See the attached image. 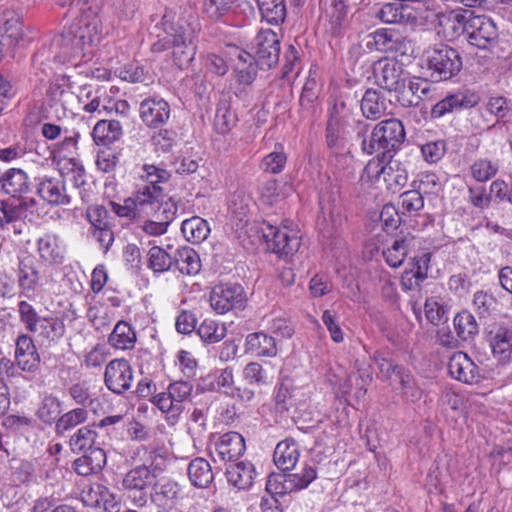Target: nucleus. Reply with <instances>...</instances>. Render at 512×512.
Listing matches in <instances>:
<instances>
[{"label": "nucleus", "instance_id": "13", "mask_svg": "<svg viewBox=\"0 0 512 512\" xmlns=\"http://www.w3.org/2000/svg\"><path fill=\"white\" fill-rule=\"evenodd\" d=\"M306 400L303 389L294 386L289 379L283 380L275 388L274 405L279 413L292 412L296 415L305 406Z\"/></svg>", "mask_w": 512, "mask_h": 512}, {"label": "nucleus", "instance_id": "18", "mask_svg": "<svg viewBox=\"0 0 512 512\" xmlns=\"http://www.w3.org/2000/svg\"><path fill=\"white\" fill-rule=\"evenodd\" d=\"M141 120L150 128H157L167 122L170 117V106L162 98L149 97L140 103Z\"/></svg>", "mask_w": 512, "mask_h": 512}, {"label": "nucleus", "instance_id": "25", "mask_svg": "<svg viewBox=\"0 0 512 512\" xmlns=\"http://www.w3.org/2000/svg\"><path fill=\"white\" fill-rule=\"evenodd\" d=\"M416 243L417 239L409 233L394 239L392 244L383 251L386 263L392 268L400 267L415 248Z\"/></svg>", "mask_w": 512, "mask_h": 512}, {"label": "nucleus", "instance_id": "30", "mask_svg": "<svg viewBox=\"0 0 512 512\" xmlns=\"http://www.w3.org/2000/svg\"><path fill=\"white\" fill-rule=\"evenodd\" d=\"M430 92V84L428 81L421 78H414L409 81L408 86H404L398 94V101L403 107H416Z\"/></svg>", "mask_w": 512, "mask_h": 512}, {"label": "nucleus", "instance_id": "52", "mask_svg": "<svg viewBox=\"0 0 512 512\" xmlns=\"http://www.w3.org/2000/svg\"><path fill=\"white\" fill-rule=\"evenodd\" d=\"M61 403L57 397L53 395H46L36 412L37 417L46 424L53 423L58 419L61 412Z\"/></svg>", "mask_w": 512, "mask_h": 512}, {"label": "nucleus", "instance_id": "19", "mask_svg": "<svg viewBox=\"0 0 512 512\" xmlns=\"http://www.w3.org/2000/svg\"><path fill=\"white\" fill-rule=\"evenodd\" d=\"M30 190L29 177L20 168H0V194L20 199Z\"/></svg>", "mask_w": 512, "mask_h": 512}, {"label": "nucleus", "instance_id": "62", "mask_svg": "<svg viewBox=\"0 0 512 512\" xmlns=\"http://www.w3.org/2000/svg\"><path fill=\"white\" fill-rule=\"evenodd\" d=\"M18 313L20 321L24 324L28 332L36 330V325L43 318L38 315L35 308L25 300L18 303Z\"/></svg>", "mask_w": 512, "mask_h": 512}, {"label": "nucleus", "instance_id": "16", "mask_svg": "<svg viewBox=\"0 0 512 512\" xmlns=\"http://www.w3.org/2000/svg\"><path fill=\"white\" fill-rule=\"evenodd\" d=\"M365 170L369 175L373 173L376 178L382 175L389 188L393 186L403 187L408 180L406 170L401 168L400 163L393 160V158H386L384 162H382V159L370 161Z\"/></svg>", "mask_w": 512, "mask_h": 512}, {"label": "nucleus", "instance_id": "59", "mask_svg": "<svg viewBox=\"0 0 512 512\" xmlns=\"http://www.w3.org/2000/svg\"><path fill=\"white\" fill-rule=\"evenodd\" d=\"M401 386L402 397L409 402H416L422 396V390L415 383L413 376L407 370L406 372H401L400 379L398 380Z\"/></svg>", "mask_w": 512, "mask_h": 512}, {"label": "nucleus", "instance_id": "61", "mask_svg": "<svg viewBox=\"0 0 512 512\" xmlns=\"http://www.w3.org/2000/svg\"><path fill=\"white\" fill-rule=\"evenodd\" d=\"M177 204L171 197H165L156 204L152 214L155 219L164 221L168 225L174 220L177 214Z\"/></svg>", "mask_w": 512, "mask_h": 512}, {"label": "nucleus", "instance_id": "40", "mask_svg": "<svg viewBox=\"0 0 512 512\" xmlns=\"http://www.w3.org/2000/svg\"><path fill=\"white\" fill-rule=\"evenodd\" d=\"M174 263L181 274L196 275L201 270V260L197 252L190 247L176 250Z\"/></svg>", "mask_w": 512, "mask_h": 512}, {"label": "nucleus", "instance_id": "44", "mask_svg": "<svg viewBox=\"0 0 512 512\" xmlns=\"http://www.w3.org/2000/svg\"><path fill=\"white\" fill-rule=\"evenodd\" d=\"M153 492L150 494L151 500L159 506H165L176 500L180 493L179 485L172 480H163L154 482Z\"/></svg>", "mask_w": 512, "mask_h": 512}, {"label": "nucleus", "instance_id": "5", "mask_svg": "<svg viewBox=\"0 0 512 512\" xmlns=\"http://www.w3.org/2000/svg\"><path fill=\"white\" fill-rule=\"evenodd\" d=\"M93 41L90 34V24L80 20L65 29L60 35L53 38V47L60 50V57L64 60L81 54L84 46Z\"/></svg>", "mask_w": 512, "mask_h": 512}, {"label": "nucleus", "instance_id": "58", "mask_svg": "<svg viewBox=\"0 0 512 512\" xmlns=\"http://www.w3.org/2000/svg\"><path fill=\"white\" fill-rule=\"evenodd\" d=\"M498 171V165L488 159H478L470 166L472 177L478 182H486Z\"/></svg>", "mask_w": 512, "mask_h": 512}, {"label": "nucleus", "instance_id": "21", "mask_svg": "<svg viewBox=\"0 0 512 512\" xmlns=\"http://www.w3.org/2000/svg\"><path fill=\"white\" fill-rule=\"evenodd\" d=\"M227 482L239 489H249L257 476L255 466L249 461L230 463L225 469Z\"/></svg>", "mask_w": 512, "mask_h": 512}, {"label": "nucleus", "instance_id": "53", "mask_svg": "<svg viewBox=\"0 0 512 512\" xmlns=\"http://www.w3.org/2000/svg\"><path fill=\"white\" fill-rule=\"evenodd\" d=\"M395 33L387 29H378L368 35L366 46L370 50H377L389 53V48L393 47V37Z\"/></svg>", "mask_w": 512, "mask_h": 512}, {"label": "nucleus", "instance_id": "33", "mask_svg": "<svg viewBox=\"0 0 512 512\" xmlns=\"http://www.w3.org/2000/svg\"><path fill=\"white\" fill-rule=\"evenodd\" d=\"M187 474L191 484L197 488H207L214 480L210 463L202 457H196L190 461Z\"/></svg>", "mask_w": 512, "mask_h": 512}, {"label": "nucleus", "instance_id": "17", "mask_svg": "<svg viewBox=\"0 0 512 512\" xmlns=\"http://www.w3.org/2000/svg\"><path fill=\"white\" fill-rule=\"evenodd\" d=\"M478 101L476 94L459 91L438 101L431 109V116L432 118H440L449 113L469 109L477 105Z\"/></svg>", "mask_w": 512, "mask_h": 512}, {"label": "nucleus", "instance_id": "20", "mask_svg": "<svg viewBox=\"0 0 512 512\" xmlns=\"http://www.w3.org/2000/svg\"><path fill=\"white\" fill-rule=\"evenodd\" d=\"M450 375L458 381L471 384L479 378L477 366L464 352H455L449 359Z\"/></svg>", "mask_w": 512, "mask_h": 512}, {"label": "nucleus", "instance_id": "1", "mask_svg": "<svg viewBox=\"0 0 512 512\" xmlns=\"http://www.w3.org/2000/svg\"><path fill=\"white\" fill-rule=\"evenodd\" d=\"M154 30L157 40L151 44V52L171 50L173 63L179 69L187 68L195 58L201 30L196 11L192 8H181L178 13L166 10Z\"/></svg>", "mask_w": 512, "mask_h": 512}, {"label": "nucleus", "instance_id": "54", "mask_svg": "<svg viewBox=\"0 0 512 512\" xmlns=\"http://www.w3.org/2000/svg\"><path fill=\"white\" fill-rule=\"evenodd\" d=\"M86 217L92 229L106 228L112 226L113 218L103 205H91L87 208Z\"/></svg>", "mask_w": 512, "mask_h": 512}, {"label": "nucleus", "instance_id": "7", "mask_svg": "<svg viewBox=\"0 0 512 512\" xmlns=\"http://www.w3.org/2000/svg\"><path fill=\"white\" fill-rule=\"evenodd\" d=\"M498 29L494 21L485 15H471L467 28V41L481 50H490L498 43Z\"/></svg>", "mask_w": 512, "mask_h": 512}, {"label": "nucleus", "instance_id": "9", "mask_svg": "<svg viewBox=\"0 0 512 512\" xmlns=\"http://www.w3.org/2000/svg\"><path fill=\"white\" fill-rule=\"evenodd\" d=\"M373 72L377 85L382 89L398 93L404 86L403 64L394 58L378 60L373 66Z\"/></svg>", "mask_w": 512, "mask_h": 512}, {"label": "nucleus", "instance_id": "49", "mask_svg": "<svg viewBox=\"0 0 512 512\" xmlns=\"http://www.w3.org/2000/svg\"><path fill=\"white\" fill-rule=\"evenodd\" d=\"M424 207L422 193L417 190H409L400 195L399 209L402 215L414 216Z\"/></svg>", "mask_w": 512, "mask_h": 512}, {"label": "nucleus", "instance_id": "64", "mask_svg": "<svg viewBox=\"0 0 512 512\" xmlns=\"http://www.w3.org/2000/svg\"><path fill=\"white\" fill-rule=\"evenodd\" d=\"M287 157L282 151H274L266 155L261 162V168L272 174L280 173L286 165Z\"/></svg>", "mask_w": 512, "mask_h": 512}, {"label": "nucleus", "instance_id": "23", "mask_svg": "<svg viewBox=\"0 0 512 512\" xmlns=\"http://www.w3.org/2000/svg\"><path fill=\"white\" fill-rule=\"evenodd\" d=\"M66 331L62 319L57 316L43 317L36 325V330L32 331L37 335L42 345L51 347L59 342Z\"/></svg>", "mask_w": 512, "mask_h": 512}, {"label": "nucleus", "instance_id": "41", "mask_svg": "<svg viewBox=\"0 0 512 512\" xmlns=\"http://www.w3.org/2000/svg\"><path fill=\"white\" fill-rule=\"evenodd\" d=\"M237 123V116L231 109V99L221 98L217 104L214 128L219 134L228 133Z\"/></svg>", "mask_w": 512, "mask_h": 512}, {"label": "nucleus", "instance_id": "29", "mask_svg": "<svg viewBox=\"0 0 512 512\" xmlns=\"http://www.w3.org/2000/svg\"><path fill=\"white\" fill-rule=\"evenodd\" d=\"M389 104L380 91L367 89L361 99L360 108L367 119L376 120L387 112Z\"/></svg>", "mask_w": 512, "mask_h": 512}, {"label": "nucleus", "instance_id": "46", "mask_svg": "<svg viewBox=\"0 0 512 512\" xmlns=\"http://www.w3.org/2000/svg\"><path fill=\"white\" fill-rule=\"evenodd\" d=\"M88 417V412L84 408H75L60 416L55 425L57 435H64L65 432L84 423Z\"/></svg>", "mask_w": 512, "mask_h": 512}, {"label": "nucleus", "instance_id": "34", "mask_svg": "<svg viewBox=\"0 0 512 512\" xmlns=\"http://www.w3.org/2000/svg\"><path fill=\"white\" fill-rule=\"evenodd\" d=\"M137 337L134 328L126 321H118L108 337V344L119 350L134 348Z\"/></svg>", "mask_w": 512, "mask_h": 512}, {"label": "nucleus", "instance_id": "56", "mask_svg": "<svg viewBox=\"0 0 512 512\" xmlns=\"http://www.w3.org/2000/svg\"><path fill=\"white\" fill-rule=\"evenodd\" d=\"M98 93L99 91H94L91 85L84 84L80 87L77 97L80 102L85 103L83 108L86 112L102 114V110L100 109L102 106Z\"/></svg>", "mask_w": 512, "mask_h": 512}, {"label": "nucleus", "instance_id": "43", "mask_svg": "<svg viewBox=\"0 0 512 512\" xmlns=\"http://www.w3.org/2000/svg\"><path fill=\"white\" fill-rule=\"evenodd\" d=\"M469 19L470 14L467 16L466 13L451 12L449 15L444 16L439 23L444 27L445 36L453 40L461 34H464L467 38Z\"/></svg>", "mask_w": 512, "mask_h": 512}, {"label": "nucleus", "instance_id": "27", "mask_svg": "<svg viewBox=\"0 0 512 512\" xmlns=\"http://www.w3.org/2000/svg\"><path fill=\"white\" fill-rule=\"evenodd\" d=\"M37 251L42 261L49 264H62L65 248L56 234H45L37 241Z\"/></svg>", "mask_w": 512, "mask_h": 512}, {"label": "nucleus", "instance_id": "37", "mask_svg": "<svg viewBox=\"0 0 512 512\" xmlns=\"http://www.w3.org/2000/svg\"><path fill=\"white\" fill-rule=\"evenodd\" d=\"M156 480V475L146 465L137 466L126 473L122 484L124 489L150 488Z\"/></svg>", "mask_w": 512, "mask_h": 512}, {"label": "nucleus", "instance_id": "6", "mask_svg": "<svg viewBox=\"0 0 512 512\" xmlns=\"http://www.w3.org/2000/svg\"><path fill=\"white\" fill-rule=\"evenodd\" d=\"M261 229L268 248L279 257L289 258L299 250L300 237L297 232L289 229L286 225L277 227L270 223H264Z\"/></svg>", "mask_w": 512, "mask_h": 512}, {"label": "nucleus", "instance_id": "24", "mask_svg": "<svg viewBox=\"0 0 512 512\" xmlns=\"http://www.w3.org/2000/svg\"><path fill=\"white\" fill-rule=\"evenodd\" d=\"M18 287L20 294L30 297L36 291L41 276L36 265V262L30 258L25 257L20 260L17 270Z\"/></svg>", "mask_w": 512, "mask_h": 512}, {"label": "nucleus", "instance_id": "3", "mask_svg": "<svg viewBox=\"0 0 512 512\" xmlns=\"http://www.w3.org/2000/svg\"><path fill=\"white\" fill-rule=\"evenodd\" d=\"M376 16L387 24H401L412 30L428 26L436 21L437 14L423 6L405 2H388L382 5Z\"/></svg>", "mask_w": 512, "mask_h": 512}, {"label": "nucleus", "instance_id": "12", "mask_svg": "<svg viewBox=\"0 0 512 512\" xmlns=\"http://www.w3.org/2000/svg\"><path fill=\"white\" fill-rule=\"evenodd\" d=\"M211 308L218 314H225L242 308L245 302L244 289L239 284L216 285L210 293Z\"/></svg>", "mask_w": 512, "mask_h": 512}, {"label": "nucleus", "instance_id": "42", "mask_svg": "<svg viewBox=\"0 0 512 512\" xmlns=\"http://www.w3.org/2000/svg\"><path fill=\"white\" fill-rule=\"evenodd\" d=\"M181 232L187 241L198 244L207 239L210 227L206 220L195 216L182 222Z\"/></svg>", "mask_w": 512, "mask_h": 512}, {"label": "nucleus", "instance_id": "22", "mask_svg": "<svg viewBox=\"0 0 512 512\" xmlns=\"http://www.w3.org/2000/svg\"><path fill=\"white\" fill-rule=\"evenodd\" d=\"M244 350L257 357H275L278 353L276 339L265 332L249 333L245 338Z\"/></svg>", "mask_w": 512, "mask_h": 512}, {"label": "nucleus", "instance_id": "35", "mask_svg": "<svg viewBox=\"0 0 512 512\" xmlns=\"http://www.w3.org/2000/svg\"><path fill=\"white\" fill-rule=\"evenodd\" d=\"M122 135V126L116 120H99L92 131V137L97 145H109L119 140Z\"/></svg>", "mask_w": 512, "mask_h": 512}, {"label": "nucleus", "instance_id": "38", "mask_svg": "<svg viewBox=\"0 0 512 512\" xmlns=\"http://www.w3.org/2000/svg\"><path fill=\"white\" fill-rule=\"evenodd\" d=\"M262 20L271 25L284 22L287 9L285 0H256Z\"/></svg>", "mask_w": 512, "mask_h": 512}, {"label": "nucleus", "instance_id": "32", "mask_svg": "<svg viewBox=\"0 0 512 512\" xmlns=\"http://www.w3.org/2000/svg\"><path fill=\"white\" fill-rule=\"evenodd\" d=\"M105 464V451L103 449H91L74 461L73 468L78 475L89 476L100 472Z\"/></svg>", "mask_w": 512, "mask_h": 512}, {"label": "nucleus", "instance_id": "15", "mask_svg": "<svg viewBox=\"0 0 512 512\" xmlns=\"http://www.w3.org/2000/svg\"><path fill=\"white\" fill-rule=\"evenodd\" d=\"M14 360L16 366L27 373L39 371L41 358L33 339L27 334H20L15 342Z\"/></svg>", "mask_w": 512, "mask_h": 512}, {"label": "nucleus", "instance_id": "55", "mask_svg": "<svg viewBox=\"0 0 512 512\" xmlns=\"http://www.w3.org/2000/svg\"><path fill=\"white\" fill-rule=\"evenodd\" d=\"M317 478L315 467L305 464L299 472L289 473L288 481L293 490H302L307 488L311 482Z\"/></svg>", "mask_w": 512, "mask_h": 512}, {"label": "nucleus", "instance_id": "48", "mask_svg": "<svg viewBox=\"0 0 512 512\" xmlns=\"http://www.w3.org/2000/svg\"><path fill=\"white\" fill-rule=\"evenodd\" d=\"M0 36L6 38L9 44L18 43L23 37L22 22L20 18L11 13L3 14V23L0 25Z\"/></svg>", "mask_w": 512, "mask_h": 512}, {"label": "nucleus", "instance_id": "47", "mask_svg": "<svg viewBox=\"0 0 512 512\" xmlns=\"http://www.w3.org/2000/svg\"><path fill=\"white\" fill-rule=\"evenodd\" d=\"M227 333L226 326L213 319H205L197 328V334L205 343L220 342Z\"/></svg>", "mask_w": 512, "mask_h": 512}, {"label": "nucleus", "instance_id": "10", "mask_svg": "<svg viewBox=\"0 0 512 512\" xmlns=\"http://www.w3.org/2000/svg\"><path fill=\"white\" fill-rule=\"evenodd\" d=\"M246 450L243 436L235 431L219 436L209 447V454L214 462H233Z\"/></svg>", "mask_w": 512, "mask_h": 512}, {"label": "nucleus", "instance_id": "57", "mask_svg": "<svg viewBox=\"0 0 512 512\" xmlns=\"http://www.w3.org/2000/svg\"><path fill=\"white\" fill-rule=\"evenodd\" d=\"M193 385L187 381H176L171 383L167 392L170 394L174 404H177V408H180V414L184 410V402L187 401L192 393Z\"/></svg>", "mask_w": 512, "mask_h": 512}, {"label": "nucleus", "instance_id": "4", "mask_svg": "<svg viewBox=\"0 0 512 512\" xmlns=\"http://www.w3.org/2000/svg\"><path fill=\"white\" fill-rule=\"evenodd\" d=\"M463 67L462 57L458 50L439 45L427 51V68L435 81H446L457 76Z\"/></svg>", "mask_w": 512, "mask_h": 512}, {"label": "nucleus", "instance_id": "63", "mask_svg": "<svg viewBox=\"0 0 512 512\" xmlns=\"http://www.w3.org/2000/svg\"><path fill=\"white\" fill-rule=\"evenodd\" d=\"M266 491L271 495H284L293 491L290 488L288 474L271 473L266 482Z\"/></svg>", "mask_w": 512, "mask_h": 512}, {"label": "nucleus", "instance_id": "8", "mask_svg": "<svg viewBox=\"0 0 512 512\" xmlns=\"http://www.w3.org/2000/svg\"><path fill=\"white\" fill-rule=\"evenodd\" d=\"M252 49L259 68L263 70L273 68L279 61L280 41L271 29H262L258 32L252 43Z\"/></svg>", "mask_w": 512, "mask_h": 512}, {"label": "nucleus", "instance_id": "14", "mask_svg": "<svg viewBox=\"0 0 512 512\" xmlns=\"http://www.w3.org/2000/svg\"><path fill=\"white\" fill-rule=\"evenodd\" d=\"M133 381V370L126 359L111 360L104 372L106 387L115 394H123L130 389Z\"/></svg>", "mask_w": 512, "mask_h": 512}, {"label": "nucleus", "instance_id": "11", "mask_svg": "<svg viewBox=\"0 0 512 512\" xmlns=\"http://www.w3.org/2000/svg\"><path fill=\"white\" fill-rule=\"evenodd\" d=\"M37 195L51 206H66L71 204V195L67 192L62 175L40 176L35 179Z\"/></svg>", "mask_w": 512, "mask_h": 512}, {"label": "nucleus", "instance_id": "51", "mask_svg": "<svg viewBox=\"0 0 512 512\" xmlns=\"http://www.w3.org/2000/svg\"><path fill=\"white\" fill-rule=\"evenodd\" d=\"M348 9L344 0H333L328 13L329 30L333 35H339L347 22Z\"/></svg>", "mask_w": 512, "mask_h": 512}, {"label": "nucleus", "instance_id": "31", "mask_svg": "<svg viewBox=\"0 0 512 512\" xmlns=\"http://www.w3.org/2000/svg\"><path fill=\"white\" fill-rule=\"evenodd\" d=\"M325 138L328 149L335 156H344L349 153L345 125L335 120H328Z\"/></svg>", "mask_w": 512, "mask_h": 512}, {"label": "nucleus", "instance_id": "28", "mask_svg": "<svg viewBox=\"0 0 512 512\" xmlns=\"http://www.w3.org/2000/svg\"><path fill=\"white\" fill-rule=\"evenodd\" d=\"M299 456L298 444L292 438H286L277 444L273 454V461L282 471H290L295 467Z\"/></svg>", "mask_w": 512, "mask_h": 512}, {"label": "nucleus", "instance_id": "45", "mask_svg": "<svg viewBox=\"0 0 512 512\" xmlns=\"http://www.w3.org/2000/svg\"><path fill=\"white\" fill-rule=\"evenodd\" d=\"M453 324L458 339L462 341H470L478 333L475 317L466 310L456 314Z\"/></svg>", "mask_w": 512, "mask_h": 512}, {"label": "nucleus", "instance_id": "26", "mask_svg": "<svg viewBox=\"0 0 512 512\" xmlns=\"http://www.w3.org/2000/svg\"><path fill=\"white\" fill-rule=\"evenodd\" d=\"M165 197L160 186L144 185L133 197L128 198V202L134 204L139 215H150L155 210L156 204Z\"/></svg>", "mask_w": 512, "mask_h": 512}, {"label": "nucleus", "instance_id": "50", "mask_svg": "<svg viewBox=\"0 0 512 512\" xmlns=\"http://www.w3.org/2000/svg\"><path fill=\"white\" fill-rule=\"evenodd\" d=\"M174 263L172 257L166 250L159 246H153L148 251V267L154 273L168 271Z\"/></svg>", "mask_w": 512, "mask_h": 512}, {"label": "nucleus", "instance_id": "36", "mask_svg": "<svg viewBox=\"0 0 512 512\" xmlns=\"http://www.w3.org/2000/svg\"><path fill=\"white\" fill-rule=\"evenodd\" d=\"M98 433L93 426L86 425L79 428L69 439V446L74 453L102 449L97 441Z\"/></svg>", "mask_w": 512, "mask_h": 512}, {"label": "nucleus", "instance_id": "2", "mask_svg": "<svg viewBox=\"0 0 512 512\" xmlns=\"http://www.w3.org/2000/svg\"><path fill=\"white\" fill-rule=\"evenodd\" d=\"M368 125L365 124L357 132L361 139L362 151L368 155L381 152L382 162L386 158H393L396 150L405 140L403 123L396 118L379 122L368 135Z\"/></svg>", "mask_w": 512, "mask_h": 512}, {"label": "nucleus", "instance_id": "39", "mask_svg": "<svg viewBox=\"0 0 512 512\" xmlns=\"http://www.w3.org/2000/svg\"><path fill=\"white\" fill-rule=\"evenodd\" d=\"M267 366V362L264 364L257 361L247 363L243 369L244 380L256 387L270 385L273 382L274 375Z\"/></svg>", "mask_w": 512, "mask_h": 512}, {"label": "nucleus", "instance_id": "60", "mask_svg": "<svg viewBox=\"0 0 512 512\" xmlns=\"http://www.w3.org/2000/svg\"><path fill=\"white\" fill-rule=\"evenodd\" d=\"M151 402L162 412L167 415V419L177 420L180 414V408L174 404L170 394L166 392L158 393L153 396Z\"/></svg>", "mask_w": 512, "mask_h": 512}]
</instances>
